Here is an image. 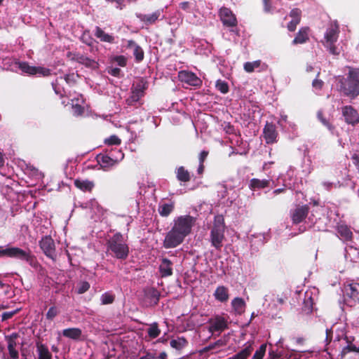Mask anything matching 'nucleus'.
<instances>
[{
  "mask_svg": "<svg viewBox=\"0 0 359 359\" xmlns=\"http://www.w3.org/2000/svg\"><path fill=\"white\" fill-rule=\"evenodd\" d=\"M225 225L222 215L215 217L213 226L210 231V241L212 246L220 250L224 240Z\"/></svg>",
  "mask_w": 359,
  "mask_h": 359,
  "instance_id": "1",
  "label": "nucleus"
},
{
  "mask_svg": "<svg viewBox=\"0 0 359 359\" xmlns=\"http://www.w3.org/2000/svg\"><path fill=\"white\" fill-rule=\"evenodd\" d=\"M341 91L351 97H355L359 95V69H351L348 76L341 82Z\"/></svg>",
  "mask_w": 359,
  "mask_h": 359,
  "instance_id": "2",
  "label": "nucleus"
},
{
  "mask_svg": "<svg viewBox=\"0 0 359 359\" xmlns=\"http://www.w3.org/2000/svg\"><path fill=\"white\" fill-rule=\"evenodd\" d=\"M108 250H111L117 259H124L128 255V247L123 241V236L117 233L108 241Z\"/></svg>",
  "mask_w": 359,
  "mask_h": 359,
  "instance_id": "3",
  "label": "nucleus"
},
{
  "mask_svg": "<svg viewBox=\"0 0 359 359\" xmlns=\"http://www.w3.org/2000/svg\"><path fill=\"white\" fill-rule=\"evenodd\" d=\"M339 32L338 25L337 23H332L327 27L324 35V39L322 41L323 46L332 55L339 54V51L334 46V43L338 39Z\"/></svg>",
  "mask_w": 359,
  "mask_h": 359,
  "instance_id": "4",
  "label": "nucleus"
},
{
  "mask_svg": "<svg viewBox=\"0 0 359 359\" xmlns=\"http://www.w3.org/2000/svg\"><path fill=\"white\" fill-rule=\"evenodd\" d=\"M194 222V218L190 215L180 216L174 219L172 229L186 237L191 233Z\"/></svg>",
  "mask_w": 359,
  "mask_h": 359,
  "instance_id": "5",
  "label": "nucleus"
},
{
  "mask_svg": "<svg viewBox=\"0 0 359 359\" xmlns=\"http://www.w3.org/2000/svg\"><path fill=\"white\" fill-rule=\"evenodd\" d=\"M18 68L22 72L29 75H38L46 76L50 75V69L42 67L30 66L27 62H15L12 69Z\"/></svg>",
  "mask_w": 359,
  "mask_h": 359,
  "instance_id": "6",
  "label": "nucleus"
},
{
  "mask_svg": "<svg viewBox=\"0 0 359 359\" xmlns=\"http://www.w3.org/2000/svg\"><path fill=\"white\" fill-rule=\"evenodd\" d=\"M185 237L180 233L171 229L167 233L163 241V246L165 248H173L181 244Z\"/></svg>",
  "mask_w": 359,
  "mask_h": 359,
  "instance_id": "7",
  "label": "nucleus"
},
{
  "mask_svg": "<svg viewBox=\"0 0 359 359\" xmlns=\"http://www.w3.org/2000/svg\"><path fill=\"white\" fill-rule=\"evenodd\" d=\"M219 15L224 26L234 27L237 25V19L233 12L226 7L219 9Z\"/></svg>",
  "mask_w": 359,
  "mask_h": 359,
  "instance_id": "8",
  "label": "nucleus"
},
{
  "mask_svg": "<svg viewBox=\"0 0 359 359\" xmlns=\"http://www.w3.org/2000/svg\"><path fill=\"white\" fill-rule=\"evenodd\" d=\"M179 79L189 86L194 87H201L202 80L198 77L194 73L182 70L178 73Z\"/></svg>",
  "mask_w": 359,
  "mask_h": 359,
  "instance_id": "9",
  "label": "nucleus"
},
{
  "mask_svg": "<svg viewBox=\"0 0 359 359\" xmlns=\"http://www.w3.org/2000/svg\"><path fill=\"white\" fill-rule=\"evenodd\" d=\"M8 257L16 258L22 261H25L32 265L34 258L28 251L23 250L19 248L11 247Z\"/></svg>",
  "mask_w": 359,
  "mask_h": 359,
  "instance_id": "10",
  "label": "nucleus"
},
{
  "mask_svg": "<svg viewBox=\"0 0 359 359\" xmlns=\"http://www.w3.org/2000/svg\"><path fill=\"white\" fill-rule=\"evenodd\" d=\"M346 295L348 298V303L353 306L359 303V283H353L348 285L345 289Z\"/></svg>",
  "mask_w": 359,
  "mask_h": 359,
  "instance_id": "11",
  "label": "nucleus"
},
{
  "mask_svg": "<svg viewBox=\"0 0 359 359\" xmlns=\"http://www.w3.org/2000/svg\"><path fill=\"white\" fill-rule=\"evenodd\" d=\"M72 102V113L74 116H80L83 113L84 100L81 95H73L71 93L68 95Z\"/></svg>",
  "mask_w": 359,
  "mask_h": 359,
  "instance_id": "12",
  "label": "nucleus"
},
{
  "mask_svg": "<svg viewBox=\"0 0 359 359\" xmlns=\"http://www.w3.org/2000/svg\"><path fill=\"white\" fill-rule=\"evenodd\" d=\"M342 114L347 123L355 125L359 123V113L351 106H346L342 109Z\"/></svg>",
  "mask_w": 359,
  "mask_h": 359,
  "instance_id": "13",
  "label": "nucleus"
},
{
  "mask_svg": "<svg viewBox=\"0 0 359 359\" xmlns=\"http://www.w3.org/2000/svg\"><path fill=\"white\" fill-rule=\"evenodd\" d=\"M40 247L46 256L53 259L55 256L54 241L50 236H46L40 241Z\"/></svg>",
  "mask_w": 359,
  "mask_h": 359,
  "instance_id": "14",
  "label": "nucleus"
},
{
  "mask_svg": "<svg viewBox=\"0 0 359 359\" xmlns=\"http://www.w3.org/2000/svg\"><path fill=\"white\" fill-rule=\"evenodd\" d=\"M346 345L344 346L341 351V356L344 358L347 353L351 352L359 353V345L354 344L355 337L345 336L344 338Z\"/></svg>",
  "mask_w": 359,
  "mask_h": 359,
  "instance_id": "15",
  "label": "nucleus"
},
{
  "mask_svg": "<svg viewBox=\"0 0 359 359\" xmlns=\"http://www.w3.org/2000/svg\"><path fill=\"white\" fill-rule=\"evenodd\" d=\"M210 332H222L227 327L226 320L221 316H217L210 320Z\"/></svg>",
  "mask_w": 359,
  "mask_h": 359,
  "instance_id": "16",
  "label": "nucleus"
},
{
  "mask_svg": "<svg viewBox=\"0 0 359 359\" xmlns=\"http://www.w3.org/2000/svg\"><path fill=\"white\" fill-rule=\"evenodd\" d=\"M118 156H116L115 158L107 155L98 156V162L102 167L104 168L113 166L123 158V154H122L120 151H118Z\"/></svg>",
  "mask_w": 359,
  "mask_h": 359,
  "instance_id": "17",
  "label": "nucleus"
},
{
  "mask_svg": "<svg viewBox=\"0 0 359 359\" xmlns=\"http://www.w3.org/2000/svg\"><path fill=\"white\" fill-rule=\"evenodd\" d=\"M71 59L74 60L79 63L82 64L90 69H95L98 68L97 62L84 55L80 54H73V57Z\"/></svg>",
  "mask_w": 359,
  "mask_h": 359,
  "instance_id": "18",
  "label": "nucleus"
},
{
  "mask_svg": "<svg viewBox=\"0 0 359 359\" xmlns=\"http://www.w3.org/2000/svg\"><path fill=\"white\" fill-rule=\"evenodd\" d=\"M71 59L74 60L79 63L82 64L90 69H95L98 68L97 62L84 55L80 54H73V57Z\"/></svg>",
  "mask_w": 359,
  "mask_h": 359,
  "instance_id": "19",
  "label": "nucleus"
},
{
  "mask_svg": "<svg viewBox=\"0 0 359 359\" xmlns=\"http://www.w3.org/2000/svg\"><path fill=\"white\" fill-rule=\"evenodd\" d=\"M277 132L275 126L271 123H266L264 129V137L267 144H272L276 141Z\"/></svg>",
  "mask_w": 359,
  "mask_h": 359,
  "instance_id": "20",
  "label": "nucleus"
},
{
  "mask_svg": "<svg viewBox=\"0 0 359 359\" xmlns=\"http://www.w3.org/2000/svg\"><path fill=\"white\" fill-rule=\"evenodd\" d=\"M309 212V208L306 205L297 208L292 213V222L295 224L301 222Z\"/></svg>",
  "mask_w": 359,
  "mask_h": 359,
  "instance_id": "21",
  "label": "nucleus"
},
{
  "mask_svg": "<svg viewBox=\"0 0 359 359\" xmlns=\"http://www.w3.org/2000/svg\"><path fill=\"white\" fill-rule=\"evenodd\" d=\"M161 15V11H156L151 14H137V17L145 25H149L155 23Z\"/></svg>",
  "mask_w": 359,
  "mask_h": 359,
  "instance_id": "22",
  "label": "nucleus"
},
{
  "mask_svg": "<svg viewBox=\"0 0 359 359\" xmlns=\"http://www.w3.org/2000/svg\"><path fill=\"white\" fill-rule=\"evenodd\" d=\"M159 271L162 277L171 276L172 274V263L166 258L163 259L159 266Z\"/></svg>",
  "mask_w": 359,
  "mask_h": 359,
  "instance_id": "23",
  "label": "nucleus"
},
{
  "mask_svg": "<svg viewBox=\"0 0 359 359\" xmlns=\"http://www.w3.org/2000/svg\"><path fill=\"white\" fill-rule=\"evenodd\" d=\"M290 15L292 19L287 25V28L290 31L293 32L300 22L301 11L298 8H294L291 11Z\"/></svg>",
  "mask_w": 359,
  "mask_h": 359,
  "instance_id": "24",
  "label": "nucleus"
},
{
  "mask_svg": "<svg viewBox=\"0 0 359 359\" xmlns=\"http://www.w3.org/2000/svg\"><path fill=\"white\" fill-rule=\"evenodd\" d=\"M74 185L83 191H90L94 187V183L88 180H75Z\"/></svg>",
  "mask_w": 359,
  "mask_h": 359,
  "instance_id": "25",
  "label": "nucleus"
},
{
  "mask_svg": "<svg viewBox=\"0 0 359 359\" xmlns=\"http://www.w3.org/2000/svg\"><path fill=\"white\" fill-rule=\"evenodd\" d=\"M128 48L133 50V53L137 62H140L144 58V52L141 47L137 46L133 41H128Z\"/></svg>",
  "mask_w": 359,
  "mask_h": 359,
  "instance_id": "26",
  "label": "nucleus"
},
{
  "mask_svg": "<svg viewBox=\"0 0 359 359\" xmlns=\"http://www.w3.org/2000/svg\"><path fill=\"white\" fill-rule=\"evenodd\" d=\"M215 298L221 302H225L229 299L228 289L224 286H219L215 291Z\"/></svg>",
  "mask_w": 359,
  "mask_h": 359,
  "instance_id": "27",
  "label": "nucleus"
},
{
  "mask_svg": "<svg viewBox=\"0 0 359 359\" xmlns=\"http://www.w3.org/2000/svg\"><path fill=\"white\" fill-rule=\"evenodd\" d=\"M231 306L233 311L238 314H241L245 311V302L242 298H234L231 302Z\"/></svg>",
  "mask_w": 359,
  "mask_h": 359,
  "instance_id": "28",
  "label": "nucleus"
},
{
  "mask_svg": "<svg viewBox=\"0 0 359 359\" xmlns=\"http://www.w3.org/2000/svg\"><path fill=\"white\" fill-rule=\"evenodd\" d=\"M95 35L103 42H107L110 43H113L114 42V37L112 35L104 32L101 28L98 27H97L95 29Z\"/></svg>",
  "mask_w": 359,
  "mask_h": 359,
  "instance_id": "29",
  "label": "nucleus"
},
{
  "mask_svg": "<svg viewBox=\"0 0 359 359\" xmlns=\"http://www.w3.org/2000/svg\"><path fill=\"white\" fill-rule=\"evenodd\" d=\"M337 232L343 240L348 241L352 238V232L349 228L345 224H339L337 226Z\"/></svg>",
  "mask_w": 359,
  "mask_h": 359,
  "instance_id": "30",
  "label": "nucleus"
},
{
  "mask_svg": "<svg viewBox=\"0 0 359 359\" xmlns=\"http://www.w3.org/2000/svg\"><path fill=\"white\" fill-rule=\"evenodd\" d=\"M37 353L39 355L38 359H52V355L49 351L48 347L42 344H36Z\"/></svg>",
  "mask_w": 359,
  "mask_h": 359,
  "instance_id": "31",
  "label": "nucleus"
},
{
  "mask_svg": "<svg viewBox=\"0 0 359 359\" xmlns=\"http://www.w3.org/2000/svg\"><path fill=\"white\" fill-rule=\"evenodd\" d=\"M62 334L72 339H77L81 335V330L79 328H68L62 331Z\"/></svg>",
  "mask_w": 359,
  "mask_h": 359,
  "instance_id": "32",
  "label": "nucleus"
},
{
  "mask_svg": "<svg viewBox=\"0 0 359 359\" xmlns=\"http://www.w3.org/2000/svg\"><path fill=\"white\" fill-rule=\"evenodd\" d=\"M309 39L308 36V29L307 28H302L301 29L296 37L293 40L294 44H298V43H303L306 42Z\"/></svg>",
  "mask_w": 359,
  "mask_h": 359,
  "instance_id": "33",
  "label": "nucleus"
},
{
  "mask_svg": "<svg viewBox=\"0 0 359 359\" xmlns=\"http://www.w3.org/2000/svg\"><path fill=\"white\" fill-rule=\"evenodd\" d=\"M269 182L267 180L252 179L250 180V187L252 189H262L269 186Z\"/></svg>",
  "mask_w": 359,
  "mask_h": 359,
  "instance_id": "34",
  "label": "nucleus"
},
{
  "mask_svg": "<svg viewBox=\"0 0 359 359\" xmlns=\"http://www.w3.org/2000/svg\"><path fill=\"white\" fill-rule=\"evenodd\" d=\"M262 66L261 60H255L253 62H247L244 64L243 68L245 72L248 73H251L254 72L255 69H259Z\"/></svg>",
  "mask_w": 359,
  "mask_h": 359,
  "instance_id": "35",
  "label": "nucleus"
},
{
  "mask_svg": "<svg viewBox=\"0 0 359 359\" xmlns=\"http://www.w3.org/2000/svg\"><path fill=\"white\" fill-rule=\"evenodd\" d=\"M174 205L172 203H164L159 205L158 212L163 217H167L173 210Z\"/></svg>",
  "mask_w": 359,
  "mask_h": 359,
  "instance_id": "36",
  "label": "nucleus"
},
{
  "mask_svg": "<svg viewBox=\"0 0 359 359\" xmlns=\"http://www.w3.org/2000/svg\"><path fill=\"white\" fill-rule=\"evenodd\" d=\"M187 344V340L183 337H178L173 339L170 341V346L172 348L177 350L183 348Z\"/></svg>",
  "mask_w": 359,
  "mask_h": 359,
  "instance_id": "37",
  "label": "nucleus"
},
{
  "mask_svg": "<svg viewBox=\"0 0 359 359\" xmlns=\"http://www.w3.org/2000/svg\"><path fill=\"white\" fill-rule=\"evenodd\" d=\"M144 95L143 87L141 84L137 85L133 90L131 99L133 102H137Z\"/></svg>",
  "mask_w": 359,
  "mask_h": 359,
  "instance_id": "38",
  "label": "nucleus"
},
{
  "mask_svg": "<svg viewBox=\"0 0 359 359\" xmlns=\"http://www.w3.org/2000/svg\"><path fill=\"white\" fill-rule=\"evenodd\" d=\"M177 177L182 182H188L190 180L189 173L184 168V167H180L177 168Z\"/></svg>",
  "mask_w": 359,
  "mask_h": 359,
  "instance_id": "39",
  "label": "nucleus"
},
{
  "mask_svg": "<svg viewBox=\"0 0 359 359\" xmlns=\"http://www.w3.org/2000/svg\"><path fill=\"white\" fill-rule=\"evenodd\" d=\"M216 88L222 93H226L229 91V86L226 81L222 80H217L216 82Z\"/></svg>",
  "mask_w": 359,
  "mask_h": 359,
  "instance_id": "40",
  "label": "nucleus"
},
{
  "mask_svg": "<svg viewBox=\"0 0 359 359\" xmlns=\"http://www.w3.org/2000/svg\"><path fill=\"white\" fill-rule=\"evenodd\" d=\"M114 298H115L114 295H113L109 292H105V293L102 294L100 297L102 304L104 305V304H111L114 301Z\"/></svg>",
  "mask_w": 359,
  "mask_h": 359,
  "instance_id": "41",
  "label": "nucleus"
},
{
  "mask_svg": "<svg viewBox=\"0 0 359 359\" xmlns=\"http://www.w3.org/2000/svg\"><path fill=\"white\" fill-rule=\"evenodd\" d=\"M148 334L149 337L152 338H156L159 335L160 330L156 324H153L149 327L148 329Z\"/></svg>",
  "mask_w": 359,
  "mask_h": 359,
  "instance_id": "42",
  "label": "nucleus"
},
{
  "mask_svg": "<svg viewBox=\"0 0 359 359\" xmlns=\"http://www.w3.org/2000/svg\"><path fill=\"white\" fill-rule=\"evenodd\" d=\"M266 348V344H262L259 348L255 353L253 359H262Z\"/></svg>",
  "mask_w": 359,
  "mask_h": 359,
  "instance_id": "43",
  "label": "nucleus"
},
{
  "mask_svg": "<svg viewBox=\"0 0 359 359\" xmlns=\"http://www.w3.org/2000/svg\"><path fill=\"white\" fill-rule=\"evenodd\" d=\"M17 334H12L9 337H7L8 339V349H14L16 346V341L15 339L17 338Z\"/></svg>",
  "mask_w": 359,
  "mask_h": 359,
  "instance_id": "44",
  "label": "nucleus"
},
{
  "mask_svg": "<svg viewBox=\"0 0 359 359\" xmlns=\"http://www.w3.org/2000/svg\"><path fill=\"white\" fill-rule=\"evenodd\" d=\"M58 313L59 311L57 307L51 306L46 313V318L48 320H53Z\"/></svg>",
  "mask_w": 359,
  "mask_h": 359,
  "instance_id": "45",
  "label": "nucleus"
},
{
  "mask_svg": "<svg viewBox=\"0 0 359 359\" xmlns=\"http://www.w3.org/2000/svg\"><path fill=\"white\" fill-rule=\"evenodd\" d=\"M104 142L109 145H118L121 143V140L116 135H112L104 140Z\"/></svg>",
  "mask_w": 359,
  "mask_h": 359,
  "instance_id": "46",
  "label": "nucleus"
},
{
  "mask_svg": "<svg viewBox=\"0 0 359 359\" xmlns=\"http://www.w3.org/2000/svg\"><path fill=\"white\" fill-rule=\"evenodd\" d=\"M318 118L320 122L326 126L330 131H332L333 127L328 120L323 117L321 111L318 112Z\"/></svg>",
  "mask_w": 359,
  "mask_h": 359,
  "instance_id": "47",
  "label": "nucleus"
},
{
  "mask_svg": "<svg viewBox=\"0 0 359 359\" xmlns=\"http://www.w3.org/2000/svg\"><path fill=\"white\" fill-rule=\"evenodd\" d=\"M78 78V74H75L74 73L70 74H67L64 79L65 80L66 83L72 85L76 82V79Z\"/></svg>",
  "mask_w": 359,
  "mask_h": 359,
  "instance_id": "48",
  "label": "nucleus"
},
{
  "mask_svg": "<svg viewBox=\"0 0 359 359\" xmlns=\"http://www.w3.org/2000/svg\"><path fill=\"white\" fill-rule=\"evenodd\" d=\"M90 288V285L88 282H82L79 284L78 287V293L83 294Z\"/></svg>",
  "mask_w": 359,
  "mask_h": 359,
  "instance_id": "49",
  "label": "nucleus"
},
{
  "mask_svg": "<svg viewBox=\"0 0 359 359\" xmlns=\"http://www.w3.org/2000/svg\"><path fill=\"white\" fill-rule=\"evenodd\" d=\"M19 310L16 309L12 311L5 312L2 314V320H6L11 318L15 314L18 313Z\"/></svg>",
  "mask_w": 359,
  "mask_h": 359,
  "instance_id": "50",
  "label": "nucleus"
},
{
  "mask_svg": "<svg viewBox=\"0 0 359 359\" xmlns=\"http://www.w3.org/2000/svg\"><path fill=\"white\" fill-rule=\"evenodd\" d=\"M11 247H0V257H8L10 253Z\"/></svg>",
  "mask_w": 359,
  "mask_h": 359,
  "instance_id": "51",
  "label": "nucleus"
},
{
  "mask_svg": "<svg viewBox=\"0 0 359 359\" xmlns=\"http://www.w3.org/2000/svg\"><path fill=\"white\" fill-rule=\"evenodd\" d=\"M323 82L319 79H315L312 83L313 88L316 90H320L323 87Z\"/></svg>",
  "mask_w": 359,
  "mask_h": 359,
  "instance_id": "52",
  "label": "nucleus"
},
{
  "mask_svg": "<svg viewBox=\"0 0 359 359\" xmlns=\"http://www.w3.org/2000/svg\"><path fill=\"white\" fill-rule=\"evenodd\" d=\"M114 60L121 67H124L126 65V60L123 56H117L114 58Z\"/></svg>",
  "mask_w": 359,
  "mask_h": 359,
  "instance_id": "53",
  "label": "nucleus"
},
{
  "mask_svg": "<svg viewBox=\"0 0 359 359\" xmlns=\"http://www.w3.org/2000/svg\"><path fill=\"white\" fill-rule=\"evenodd\" d=\"M208 155V151H202L199 154V163H203L204 161Z\"/></svg>",
  "mask_w": 359,
  "mask_h": 359,
  "instance_id": "54",
  "label": "nucleus"
},
{
  "mask_svg": "<svg viewBox=\"0 0 359 359\" xmlns=\"http://www.w3.org/2000/svg\"><path fill=\"white\" fill-rule=\"evenodd\" d=\"M8 351H9L10 357L12 359H17L18 358V352L15 348L9 349Z\"/></svg>",
  "mask_w": 359,
  "mask_h": 359,
  "instance_id": "55",
  "label": "nucleus"
},
{
  "mask_svg": "<svg viewBox=\"0 0 359 359\" xmlns=\"http://www.w3.org/2000/svg\"><path fill=\"white\" fill-rule=\"evenodd\" d=\"M107 1L116 2V7L122 9L123 7V0H107Z\"/></svg>",
  "mask_w": 359,
  "mask_h": 359,
  "instance_id": "56",
  "label": "nucleus"
},
{
  "mask_svg": "<svg viewBox=\"0 0 359 359\" xmlns=\"http://www.w3.org/2000/svg\"><path fill=\"white\" fill-rule=\"evenodd\" d=\"M121 70L119 68H112L109 71V73L113 76H118L120 73Z\"/></svg>",
  "mask_w": 359,
  "mask_h": 359,
  "instance_id": "57",
  "label": "nucleus"
},
{
  "mask_svg": "<svg viewBox=\"0 0 359 359\" xmlns=\"http://www.w3.org/2000/svg\"><path fill=\"white\" fill-rule=\"evenodd\" d=\"M332 335V330L327 329L326 330V339H325V341L327 342H330L331 341Z\"/></svg>",
  "mask_w": 359,
  "mask_h": 359,
  "instance_id": "58",
  "label": "nucleus"
},
{
  "mask_svg": "<svg viewBox=\"0 0 359 359\" xmlns=\"http://www.w3.org/2000/svg\"><path fill=\"white\" fill-rule=\"evenodd\" d=\"M180 7L184 11H187L189 8V3L188 1L182 2Z\"/></svg>",
  "mask_w": 359,
  "mask_h": 359,
  "instance_id": "59",
  "label": "nucleus"
},
{
  "mask_svg": "<svg viewBox=\"0 0 359 359\" xmlns=\"http://www.w3.org/2000/svg\"><path fill=\"white\" fill-rule=\"evenodd\" d=\"M353 163L359 168V156L358 154H353L352 156Z\"/></svg>",
  "mask_w": 359,
  "mask_h": 359,
  "instance_id": "60",
  "label": "nucleus"
},
{
  "mask_svg": "<svg viewBox=\"0 0 359 359\" xmlns=\"http://www.w3.org/2000/svg\"><path fill=\"white\" fill-rule=\"evenodd\" d=\"M57 80L56 81V83H53V88H54V90L55 92V93L57 94H62V92L60 89V87L58 86L57 85Z\"/></svg>",
  "mask_w": 359,
  "mask_h": 359,
  "instance_id": "61",
  "label": "nucleus"
},
{
  "mask_svg": "<svg viewBox=\"0 0 359 359\" xmlns=\"http://www.w3.org/2000/svg\"><path fill=\"white\" fill-rule=\"evenodd\" d=\"M139 359H157L155 355L151 353H147L145 355L141 357Z\"/></svg>",
  "mask_w": 359,
  "mask_h": 359,
  "instance_id": "62",
  "label": "nucleus"
},
{
  "mask_svg": "<svg viewBox=\"0 0 359 359\" xmlns=\"http://www.w3.org/2000/svg\"><path fill=\"white\" fill-rule=\"evenodd\" d=\"M287 121V116L286 115H281V118L278 121V123L283 126V123H285Z\"/></svg>",
  "mask_w": 359,
  "mask_h": 359,
  "instance_id": "63",
  "label": "nucleus"
},
{
  "mask_svg": "<svg viewBox=\"0 0 359 359\" xmlns=\"http://www.w3.org/2000/svg\"><path fill=\"white\" fill-rule=\"evenodd\" d=\"M263 1H264V4L265 11L269 12L271 8H270V6L269 4V0H263Z\"/></svg>",
  "mask_w": 359,
  "mask_h": 359,
  "instance_id": "64",
  "label": "nucleus"
}]
</instances>
